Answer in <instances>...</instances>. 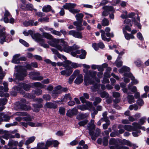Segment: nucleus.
I'll return each instance as SVG.
<instances>
[{"mask_svg":"<svg viewBox=\"0 0 149 149\" xmlns=\"http://www.w3.org/2000/svg\"><path fill=\"white\" fill-rule=\"evenodd\" d=\"M57 49L60 51H63L67 53L70 52L71 54L74 56H76L77 54H81L79 56H77V57H79L81 59L85 58L86 52L84 50H79L77 47H56Z\"/></svg>","mask_w":149,"mask_h":149,"instance_id":"f257e3e1","label":"nucleus"},{"mask_svg":"<svg viewBox=\"0 0 149 149\" xmlns=\"http://www.w3.org/2000/svg\"><path fill=\"white\" fill-rule=\"evenodd\" d=\"M0 43L3 44L4 42H9L12 40L10 35L5 32V29L0 25Z\"/></svg>","mask_w":149,"mask_h":149,"instance_id":"f03ea898","label":"nucleus"},{"mask_svg":"<svg viewBox=\"0 0 149 149\" xmlns=\"http://www.w3.org/2000/svg\"><path fill=\"white\" fill-rule=\"evenodd\" d=\"M29 34H30L32 38L36 42L39 43L41 46L43 47H47V45L45 42V40L42 38V35L38 33L33 34V31L31 30L28 31Z\"/></svg>","mask_w":149,"mask_h":149,"instance_id":"7ed1b4c3","label":"nucleus"},{"mask_svg":"<svg viewBox=\"0 0 149 149\" xmlns=\"http://www.w3.org/2000/svg\"><path fill=\"white\" fill-rule=\"evenodd\" d=\"M15 70L17 72L16 74V78L19 80H22L24 78L27 74L26 70L24 69L22 66H17L15 67Z\"/></svg>","mask_w":149,"mask_h":149,"instance_id":"20e7f679","label":"nucleus"},{"mask_svg":"<svg viewBox=\"0 0 149 149\" xmlns=\"http://www.w3.org/2000/svg\"><path fill=\"white\" fill-rule=\"evenodd\" d=\"M102 9L104 10L102 13V16H106L108 15L110 12L111 14L109 15V17L111 19H113L114 18V15L113 13L115 12V10L111 6H106L102 7Z\"/></svg>","mask_w":149,"mask_h":149,"instance_id":"39448f33","label":"nucleus"},{"mask_svg":"<svg viewBox=\"0 0 149 149\" xmlns=\"http://www.w3.org/2000/svg\"><path fill=\"white\" fill-rule=\"evenodd\" d=\"M77 6L76 4L74 3H66L63 5V7L65 9H68L71 13L74 14L79 13L80 10L74 9Z\"/></svg>","mask_w":149,"mask_h":149,"instance_id":"423d86ee","label":"nucleus"},{"mask_svg":"<svg viewBox=\"0 0 149 149\" xmlns=\"http://www.w3.org/2000/svg\"><path fill=\"white\" fill-rule=\"evenodd\" d=\"M15 90H16L18 92L22 93V94H24V92L23 91L22 92H20L21 89L23 88L25 91H28L29 90L31 86L28 84L21 83L19 84L18 86L15 87Z\"/></svg>","mask_w":149,"mask_h":149,"instance_id":"0eeeda50","label":"nucleus"},{"mask_svg":"<svg viewBox=\"0 0 149 149\" xmlns=\"http://www.w3.org/2000/svg\"><path fill=\"white\" fill-rule=\"evenodd\" d=\"M32 92V93L33 94V95L29 93H27L25 95V96L30 99H33L35 97V94H36L37 95H40L42 94V91L40 89H36L35 90L33 91Z\"/></svg>","mask_w":149,"mask_h":149,"instance_id":"6e6552de","label":"nucleus"},{"mask_svg":"<svg viewBox=\"0 0 149 149\" xmlns=\"http://www.w3.org/2000/svg\"><path fill=\"white\" fill-rule=\"evenodd\" d=\"M14 116H26L23 118L24 120L25 121H30L32 120L30 116L25 112H17L13 114Z\"/></svg>","mask_w":149,"mask_h":149,"instance_id":"1a4fd4ad","label":"nucleus"},{"mask_svg":"<svg viewBox=\"0 0 149 149\" xmlns=\"http://www.w3.org/2000/svg\"><path fill=\"white\" fill-rule=\"evenodd\" d=\"M64 68L65 69L60 72L61 74L63 76L65 75L67 77L69 76L72 72V68L70 66H69V65Z\"/></svg>","mask_w":149,"mask_h":149,"instance_id":"9d476101","label":"nucleus"},{"mask_svg":"<svg viewBox=\"0 0 149 149\" xmlns=\"http://www.w3.org/2000/svg\"><path fill=\"white\" fill-rule=\"evenodd\" d=\"M83 71L87 76L90 77L93 79L96 77L97 72L95 71L88 70L86 69H84Z\"/></svg>","mask_w":149,"mask_h":149,"instance_id":"9b49d317","label":"nucleus"},{"mask_svg":"<svg viewBox=\"0 0 149 149\" xmlns=\"http://www.w3.org/2000/svg\"><path fill=\"white\" fill-rule=\"evenodd\" d=\"M100 130L98 128H97L95 132V133L93 130L91 131V134H89L91 136V139L93 140H95L96 139L100 134Z\"/></svg>","mask_w":149,"mask_h":149,"instance_id":"f8f14e48","label":"nucleus"},{"mask_svg":"<svg viewBox=\"0 0 149 149\" xmlns=\"http://www.w3.org/2000/svg\"><path fill=\"white\" fill-rule=\"evenodd\" d=\"M78 111L77 109L73 108L68 110L66 113V115L70 118L76 115L78 113Z\"/></svg>","mask_w":149,"mask_h":149,"instance_id":"ddd939ff","label":"nucleus"},{"mask_svg":"<svg viewBox=\"0 0 149 149\" xmlns=\"http://www.w3.org/2000/svg\"><path fill=\"white\" fill-rule=\"evenodd\" d=\"M15 105L16 106L15 107L16 109H21L23 110H26L28 109L26 105L22 102H16Z\"/></svg>","mask_w":149,"mask_h":149,"instance_id":"4468645a","label":"nucleus"},{"mask_svg":"<svg viewBox=\"0 0 149 149\" xmlns=\"http://www.w3.org/2000/svg\"><path fill=\"white\" fill-rule=\"evenodd\" d=\"M130 70V68L129 67L124 66L119 70V72L120 73H121L125 72L124 74V76L126 77H128V76L125 75V74L126 73L127 75H128L130 73H131L129 72Z\"/></svg>","mask_w":149,"mask_h":149,"instance_id":"2eb2a0df","label":"nucleus"},{"mask_svg":"<svg viewBox=\"0 0 149 149\" xmlns=\"http://www.w3.org/2000/svg\"><path fill=\"white\" fill-rule=\"evenodd\" d=\"M94 120H91L87 125V129L89 130V134L91 133V131L93 130L95 127V125L94 124Z\"/></svg>","mask_w":149,"mask_h":149,"instance_id":"dca6fc26","label":"nucleus"},{"mask_svg":"<svg viewBox=\"0 0 149 149\" xmlns=\"http://www.w3.org/2000/svg\"><path fill=\"white\" fill-rule=\"evenodd\" d=\"M82 22L81 20L75 21L73 22V24L76 26L77 29L78 30H82L84 29L82 25Z\"/></svg>","mask_w":149,"mask_h":149,"instance_id":"f3484780","label":"nucleus"},{"mask_svg":"<svg viewBox=\"0 0 149 149\" xmlns=\"http://www.w3.org/2000/svg\"><path fill=\"white\" fill-rule=\"evenodd\" d=\"M22 8L24 10L31 11L33 10H34L35 11H37L36 9H34L33 5L30 3L26 4L25 6H22Z\"/></svg>","mask_w":149,"mask_h":149,"instance_id":"a211bd4d","label":"nucleus"},{"mask_svg":"<svg viewBox=\"0 0 149 149\" xmlns=\"http://www.w3.org/2000/svg\"><path fill=\"white\" fill-rule=\"evenodd\" d=\"M11 16V15L9 12L7 10H5L3 18L4 22L6 23H8L9 22V20L8 18L10 17Z\"/></svg>","mask_w":149,"mask_h":149,"instance_id":"6ab92c4d","label":"nucleus"},{"mask_svg":"<svg viewBox=\"0 0 149 149\" xmlns=\"http://www.w3.org/2000/svg\"><path fill=\"white\" fill-rule=\"evenodd\" d=\"M29 75L30 78L34 80L40 81L42 80L43 78V77L42 76L37 77H33V76H35L34 72H30L29 73Z\"/></svg>","mask_w":149,"mask_h":149,"instance_id":"aec40b11","label":"nucleus"},{"mask_svg":"<svg viewBox=\"0 0 149 149\" xmlns=\"http://www.w3.org/2000/svg\"><path fill=\"white\" fill-rule=\"evenodd\" d=\"M123 32L124 34L125 39L127 40H129L130 39H133L135 38L134 36L131 34H129L125 31L124 29H123Z\"/></svg>","mask_w":149,"mask_h":149,"instance_id":"412c9836","label":"nucleus"},{"mask_svg":"<svg viewBox=\"0 0 149 149\" xmlns=\"http://www.w3.org/2000/svg\"><path fill=\"white\" fill-rule=\"evenodd\" d=\"M83 95V96L80 97L79 99L82 103H84L86 102V99H88L89 98V94L86 93H84Z\"/></svg>","mask_w":149,"mask_h":149,"instance_id":"4be33fe9","label":"nucleus"},{"mask_svg":"<svg viewBox=\"0 0 149 149\" xmlns=\"http://www.w3.org/2000/svg\"><path fill=\"white\" fill-rule=\"evenodd\" d=\"M132 21L134 25L136 26L140 29H141V26L140 23V17L138 16V15L136 19V20L135 19H132Z\"/></svg>","mask_w":149,"mask_h":149,"instance_id":"5701e85b","label":"nucleus"},{"mask_svg":"<svg viewBox=\"0 0 149 149\" xmlns=\"http://www.w3.org/2000/svg\"><path fill=\"white\" fill-rule=\"evenodd\" d=\"M20 55L19 54H16L13 56L12 62L13 63L15 64H18L19 63V58L20 57Z\"/></svg>","mask_w":149,"mask_h":149,"instance_id":"b1692460","label":"nucleus"},{"mask_svg":"<svg viewBox=\"0 0 149 149\" xmlns=\"http://www.w3.org/2000/svg\"><path fill=\"white\" fill-rule=\"evenodd\" d=\"M70 61L69 60H66L63 62H58L57 63V65L59 66H63L64 68H66L68 65L71 64Z\"/></svg>","mask_w":149,"mask_h":149,"instance_id":"393cba45","label":"nucleus"},{"mask_svg":"<svg viewBox=\"0 0 149 149\" xmlns=\"http://www.w3.org/2000/svg\"><path fill=\"white\" fill-rule=\"evenodd\" d=\"M83 76L82 74H79L74 80V83L77 84H79L81 83L83 81Z\"/></svg>","mask_w":149,"mask_h":149,"instance_id":"a878e982","label":"nucleus"},{"mask_svg":"<svg viewBox=\"0 0 149 149\" xmlns=\"http://www.w3.org/2000/svg\"><path fill=\"white\" fill-rule=\"evenodd\" d=\"M45 106L47 108L50 109H56L57 107L56 104L52 102L46 103Z\"/></svg>","mask_w":149,"mask_h":149,"instance_id":"bb28decb","label":"nucleus"},{"mask_svg":"<svg viewBox=\"0 0 149 149\" xmlns=\"http://www.w3.org/2000/svg\"><path fill=\"white\" fill-rule=\"evenodd\" d=\"M123 143L125 145H126L129 146H133L134 147V149H135L137 147L135 144H132L130 141L126 140H124L123 141Z\"/></svg>","mask_w":149,"mask_h":149,"instance_id":"cd10ccee","label":"nucleus"},{"mask_svg":"<svg viewBox=\"0 0 149 149\" xmlns=\"http://www.w3.org/2000/svg\"><path fill=\"white\" fill-rule=\"evenodd\" d=\"M127 98L128 102L130 104L134 103L135 102L134 97L132 95L128 94Z\"/></svg>","mask_w":149,"mask_h":149,"instance_id":"c85d7f7f","label":"nucleus"},{"mask_svg":"<svg viewBox=\"0 0 149 149\" xmlns=\"http://www.w3.org/2000/svg\"><path fill=\"white\" fill-rule=\"evenodd\" d=\"M88 116V115L86 113H80L77 116V118L79 120L86 118Z\"/></svg>","mask_w":149,"mask_h":149,"instance_id":"c756f323","label":"nucleus"},{"mask_svg":"<svg viewBox=\"0 0 149 149\" xmlns=\"http://www.w3.org/2000/svg\"><path fill=\"white\" fill-rule=\"evenodd\" d=\"M125 75L127 76L126 73L125 74ZM128 77L131 78L132 80V84H136L138 83V81L135 79L134 77L132 75L131 73H130L128 75Z\"/></svg>","mask_w":149,"mask_h":149,"instance_id":"7c9ffc66","label":"nucleus"},{"mask_svg":"<svg viewBox=\"0 0 149 149\" xmlns=\"http://www.w3.org/2000/svg\"><path fill=\"white\" fill-rule=\"evenodd\" d=\"M109 144L110 145H112V146H114L115 148L116 146H119L118 144V143L117 141L114 138L111 139L109 141Z\"/></svg>","mask_w":149,"mask_h":149,"instance_id":"2f4dec72","label":"nucleus"},{"mask_svg":"<svg viewBox=\"0 0 149 149\" xmlns=\"http://www.w3.org/2000/svg\"><path fill=\"white\" fill-rule=\"evenodd\" d=\"M132 125L133 131H136L138 129L141 128V126L139 123L134 122L132 123Z\"/></svg>","mask_w":149,"mask_h":149,"instance_id":"473e14b6","label":"nucleus"},{"mask_svg":"<svg viewBox=\"0 0 149 149\" xmlns=\"http://www.w3.org/2000/svg\"><path fill=\"white\" fill-rule=\"evenodd\" d=\"M33 106L34 109L33 111L36 112L39 111L38 109L42 108L43 107L42 104L41 103L35 104H33Z\"/></svg>","mask_w":149,"mask_h":149,"instance_id":"72a5a7b5","label":"nucleus"},{"mask_svg":"<svg viewBox=\"0 0 149 149\" xmlns=\"http://www.w3.org/2000/svg\"><path fill=\"white\" fill-rule=\"evenodd\" d=\"M100 33H101V37L102 39L104 41L109 42L111 40L110 38H107L105 36V31L102 30H100Z\"/></svg>","mask_w":149,"mask_h":149,"instance_id":"f704fd0d","label":"nucleus"},{"mask_svg":"<svg viewBox=\"0 0 149 149\" xmlns=\"http://www.w3.org/2000/svg\"><path fill=\"white\" fill-rule=\"evenodd\" d=\"M36 149H47L44 142L39 143L37 144V148Z\"/></svg>","mask_w":149,"mask_h":149,"instance_id":"c9c22d12","label":"nucleus"},{"mask_svg":"<svg viewBox=\"0 0 149 149\" xmlns=\"http://www.w3.org/2000/svg\"><path fill=\"white\" fill-rule=\"evenodd\" d=\"M84 81L85 85L86 86L88 85L89 84H93L94 83V82L89 79V78L87 77H85Z\"/></svg>","mask_w":149,"mask_h":149,"instance_id":"e433bc0d","label":"nucleus"},{"mask_svg":"<svg viewBox=\"0 0 149 149\" xmlns=\"http://www.w3.org/2000/svg\"><path fill=\"white\" fill-rule=\"evenodd\" d=\"M3 84L4 86V88H3V86H0V90H2L3 89L5 92L8 91V83L4 81L3 83Z\"/></svg>","mask_w":149,"mask_h":149,"instance_id":"4c0bfd02","label":"nucleus"},{"mask_svg":"<svg viewBox=\"0 0 149 149\" xmlns=\"http://www.w3.org/2000/svg\"><path fill=\"white\" fill-rule=\"evenodd\" d=\"M49 30L51 31V33L53 34L58 36H61V33L60 31H58L52 28H50L49 29Z\"/></svg>","mask_w":149,"mask_h":149,"instance_id":"58836bf2","label":"nucleus"},{"mask_svg":"<svg viewBox=\"0 0 149 149\" xmlns=\"http://www.w3.org/2000/svg\"><path fill=\"white\" fill-rule=\"evenodd\" d=\"M72 99L71 97L70 93L66 94L64 96V97L63 99V100H61L62 102H66L68 100H71Z\"/></svg>","mask_w":149,"mask_h":149,"instance_id":"ea45409f","label":"nucleus"},{"mask_svg":"<svg viewBox=\"0 0 149 149\" xmlns=\"http://www.w3.org/2000/svg\"><path fill=\"white\" fill-rule=\"evenodd\" d=\"M35 137L33 136L29 138L26 141L25 143V144L27 145L32 143L35 140Z\"/></svg>","mask_w":149,"mask_h":149,"instance_id":"a19ab883","label":"nucleus"},{"mask_svg":"<svg viewBox=\"0 0 149 149\" xmlns=\"http://www.w3.org/2000/svg\"><path fill=\"white\" fill-rule=\"evenodd\" d=\"M42 35L44 38L47 39L51 40L53 39V36H52L48 33H43Z\"/></svg>","mask_w":149,"mask_h":149,"instance_id":"79ce46f5","label":"nucleus"},{"mask_svg":"<svg viewBox=\"0 0 149 149\" xmlns=\"http://www.w3.org/2000/svg\"><path fill=\"white\" fill-rule=\"evenodd\" d=\"M33 85L36 87H38L40 88H44L45 87V86L42 84L40 82H35L33 83Z\"/></svg>","mask_w":149,"mask_h":149,"instance_id":"37998d69","label":"nucleus"},{"mask_svg":"<svg viewBox=\"0 0 149 149\" xmlns=\"http://www.w3.org/2000/svg\"><path fill=\"white\" fill-rule=\"evenodd\" d=\"M51 7L49 5H47L43 6L42 8L43 11L45 12H47L51 10Z\"/></svg>","mask_w":149,"mask_h":149,"instance_id":"c03bdc74","label":"nucleus"},{"mask_svg":"<svg viewBox=\"0 0 149 149\" xmlns=\"http://www.w3.org/2000/svg\"><path fill=\"white\" fill-rule=\"evenodd\" d=\"M110 149H129V148L125 146H116V148L114 146H110Z\"/></svg>","mask_w":149,"mask_h":149,"instance_id":"a18cd8bd","label":"nucleus"},{"mask_svg":"<svg viewBox=\"0 0 149 149\" xmlns=\"http://www.w3.org/2000/svg\"><path fill=\"white\" fill-rule=\"evenodd\" d=\"M128 89L130 90L132 92L135 93L137 91V89L136 86H131L130 84L128 86Z\"/></svg>","mask_w":149,"mask_h":149,"instance_id":"49530a36","label":"nucleus"},{"mask_svg":"<svg viewBox=\"0 0 149 149\" xmlns=\"http://www.w3.org/2000/svg\"><path fill=\"white\" fill-rule=\"evenodd\" d=\"M84 16V15L81 13L76 14L75 15V17L77 20L78 21L81 20L82 21Z\"/></svg>","mask_w":149,"mask_h":149,"instance_id":"de8ad7c7","label":"nucleus"},{"mask_svg":"<svg viewBox=\"0 0 149 149\" xmlns=\"http://www.w3.org/2000/svg\"><path fill=\"white\" fill-rule=\"evenodd\" d=\"M123 128L126 131L131 132L133 131L132 126L131 125H125L123 126Z\"/></svg>","mask_w":149,"mask_h":149,"instance_id":"09e8293b","label":"nucleus"},{"mask_svg":"<svg viewBox=\"0 0 149 149\" xmlns=\"http://www.w3.org/2000/svg\"><path fill=\"white\" fill-rule=\"evenodd\" d=\"M28 124L29 125L32 127L41 126L42 125V124L40 123L36 124L32 122H29Z\"/></svg>","mask_w":149,"mask_h":149,"instance_id":"8fccbe9b","label":"nucleus"},{"mask_svg":"<svg viewBox=\"0 0 149 149\" xmlns=\"http://www.w3.org/2000/svg\"><path fill=\"white\" fill-rule=\"evenodd\" d=\"M101 97H102L108 98L109 96L108 93L105 91H102L99 93Z\"/></svg>","mask_w":149,"mask_h":149,"instance_id":"3c124183","label":"nucleus"},{"mask_svg":"<svg viewBox=\"0 0 149 149\" xmlns=\"http://www.w3.org/2000/svg\"><path fill=\"white\" fill-rule=\"evenodd\" d=\"M102 100L99 97H95V101L93 102L94 105L96 106L98 104L100 103Z\"/></svg>","mask_w":149,"mask_h":149,"instance_id":"603ef678","label":"nucleus"},{"mask_svg":"<svg viewBox=\"0 0 149 149\" xmlns=\"http://www.w3.org/2000/svg\"><path fill=\"white\" fill-rule=\"evenodd\" d=\"M88 120H85L80 121L78 123V125L80 126H83L87 124L88 122Z\"/></svg>","mask_w":149,"mask_h":149,"instance_id":"864d4df0","label":"nucleus"},{"mask_svg":"<svg viewBox=\"0 0 149 149\" xmlns=\"http://www.w3.org/2000/svg\"><path fill=\"white\" fill-rule=\"evenodd\" d=\"M24 25L26 26L30 25L33 26V21L31 20H30L28 21H25L23 23Z\"/></svg>","mask_w":149,"mask_h":149,"instance_id":"5fc2aeb1","label":"nucleus"},{"mask_svg":"<svg viewBox=\"0 0 149 149\" xmlns=\"http://www.w3.org/2000/svg\"><path fill=\"white\" fill-rule=\"evenodd\" d=\"M109 136H108L107 137H105L103 138V143L104 146H107L108 144V139Z\"/></svg>","mask_w":149,"mask_h":149,"instance_id":"6e6d98bb","label":"nucleus"},{"mask_svg":"<svg viewBox=\"0 0 149 149\" xmlns=\"http://www.w3.org/2000/svg\"><path fill=\"white\" fill-rule=\"evenodd\" d=\"M102 25L104 26H106L109 24V21L107 19L104 18L102 21Z\"/></svg>","mask_w":149,"mask_h":149,"instance_id":"4d7b16f0","label":"nucleus"},{"mask_svg":"<svg viewBox=\"0 0 149 149\" xmlns=\"http://www.w3.org/2000/svg\"><path fill=\"white\" fill-rule=\"evenodd\" d=\"M51 50L53 54L57 55V57L59 58H61V55L60 54L56 49L52 48Z\"/></svg>","mask_w":149,"mask_h":149,"instance_id":"13d9d810","label":"nucleus"},{"mask_svg":"<svg viewBox=\"0 0 149 149\" xmlns=\"http://www.w3.org/2000/svg\"><path fill=\"white\" fill-rule=\"evenodd\" d=\"M129 109L131 110L134 109V110L136 111L138 109V107L136 104H132L130 106Z\"/></svg>","mask_w":149,"mask_h":149,"instance_id":"bf43d9fd","label":"nucleus"},{"mask_svg":"<svg viewBox=\"0 0 149 149\" xmlns=\"http://www.w3.org/2000/svg\"><path fill=\"white\" fill-rule=\"evenodd\" d=\"M127 12L126 11H123L121 15V17L122 19H126L128 18Z\"/></svg>","mask_w":149,"mask_h":149,"instance_id":"052dcab7","label":"nucleus"},{"mask_svg":"<svg viewBox=\"0 0 149 149\" xmlns=\"http://www.w3.org/2000/svg\"><path fill=\"white\" fill-rule=\"evenodd\" d=\"M7 100V99L6 98L0 99V106L2 105H5L6 104Z\"/></svg>","mask_w":149,"mask_h":149,"instance_id":"680f3d73","label":"nucleus"},{"mask_svg":"<svg viewBox=\"0 0 149 149\" xmlns=\"http://www.w3.org/2000/svg\"><path fill=\"white\" fill-rule=\"evenodd\" d=\"M52 140L50 139L47 140L46 142V146L47 148L48 147L50 146L53 144Z\"/></svg>","mask_w":149,"mask_h":149,"instance_id":"e2e57ef3","label":"nucleus"},{"mask_svg":"<svg viewBox=\"0 0 149 149\" xmlns=\"http://www.w3.org/2000/svg\"><path fill=\"white\" fill-rule=\"evenodd\" d=\"M146 118L145 117H142L140 118L139 122V123L141 126L144 124L146 122Z\"/></svg>","mask_w":149,"mask_h":149,"instance_id":"0e129e2a","label":"nucleus"},{"mask_svg":"<svg viewBox=\"0 0 149 149\" xmlns=\"http://www.w3.org/2000/svg\"><path fill=\"white\" fill-rule=\"evenodd\" d=\"M112 96L113 97L116 98L120 97V94L118 92H114L112 93Z\"/></svg>","mask_w":149,"mask_h":149,"instance_id":"69168bd1","label":"nucleus"},{"mask_svg":"<svg viewBox=\"0 0 149 149\" xmlns=\"http://www.w3.org/2000/svg\"><path fill=\"white\" fill-rule=\"evenodd\" d=\"M74 37L79 38H81L82 37L81 33V32L76 31L75 33Z\"/></svg>","mask_w":149,"mask_h":149,"instance_id":"338daca9","label":"nucleus"},{"mask_svg":"<svg viewBox=\"0 0 149 149\" xmlns=\"http://www.w3.org/2000/svg\"><path fill=\"white\" fill-rule=\"evenodd\" d=\"M118 128L119 129V130L118 131L119 133L120 134H122L124 132V129H122L123 128V126L122 125H119L118 126Z\"/></svg>","mask_w":149,"mask_h":149,"instance_id":"774afa93","label":"nucleus"}]
</instances>
